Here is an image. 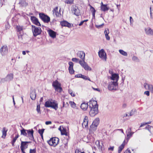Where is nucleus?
I'll list each match as a JSON object with an SVG mask.
<instances>
[{"mask_svg": "<svg viewBox=\"0 0 153 153\" xmlns=\"http://www.w3.org/2000/svg\"><path fill=\"white\" fill-rule=\"evenodd\" d=\"M100 119L99 118H96L93 121L92 123L94 124L95 126L97 127L99 123Z\"/></svg>", "mask_w": 153, "mask_h": 153, "instance_id": "nucleus-29", "label": "nucleus"}, {"mask_svg": "<svg viewBox=\"0 0 153 153\" xmlns=\"http://www.w3.org/2000/svg\"><path fill=\"white\" fill-rule=\"evenodd\" d=\"M79 63L82 67L85 65V63H84L83 60H82H82H80L79 61Z\"/></svg>", "mask_w": 153, "mask_h": 153, "instance_id": "nucleus-53", "label": "nucleus"}, {"mask_svg": "<svg viewBox=\"0 0 153 153\" xmlns=\"http://www.w3.org/2000/svg\"><path fill=\"white\" fill-rule=\"evenodd\" d=\"M46 107H51L56 110L58 108V104L57 101L55 100H50L46 101L45 104Z\"/></svg>", "mask_w": 153, "mask_h": 153, "instance_id": "nucleus-2", "label": "nucleus"}, {"mask_svg": "<svg viewBox=\"0 0 153 153\" xmlns=\"http://www.w3.org/2000/svg\"><path fill=\"white\" fill-rule=\"evenodd\" d=\"M82 74H78L75 75V77L77 78H82Z\"/></svg>", "mask_w": 153, "mask_h": 153, "instance_id": "nucleus-55", "label": "nucleus"}, {"mask_svg": "<svg viewBox=\"0 0 153 153\" xmlns=\"http://www.w3.org/2000/svg\"><path fill=\"white\" fill-rule=\"evenodd\" d=\"M60 24L62 27H67L70 28L73 26V25H72L71 24L65 20H63L61 22Z\"/></svg>", "mask_w": 153, "mask_h": 153, "instance_id": "nucleus-12", "label": "nucleus"}, {"mask_svg": "<svg viewBox=\"0 0 153 153\" xmlns=\"http://www.w3.org/2000/svg\"><path fill=\"white\" fill-rule=\"evenodd\" d=\"M45 130V129L44 128H42L41 129H39L38 131V133L41 134H43V133L44 132Z\"/></svg>", "mask_w": 153, "mask_h": 153, "instance_id": "nucleus-43", "label": "nucleus"}, {"mask_svg": "<svg viewBox=\"0 0 153 153\" xmlns=\"http://www.w3.org/2000/svg\"><path fill=\"white\" fill-rule=\"evenodd\" d=\"M59 139L57 137H53L51 138L49 140L47 141L48 144L51 146L56 147L59 143Z\"/></svg>", "mask_w": 153, "mask_h": 153, "instance_id": "nucleus-4", "label": "nucleus"}, {"mask_svg": "<svg viewBox=\"0 0 153 153\" xmlns=\"http://www.w3.org/2000/svg\"><path fill=\"white\" fill-rule=\"evenodd\" d=\"M69 93L71 94L72 97H74L75 96V94L72 92V91L71 90H69Z\"/></svg>", "mask_w": 153, "mask_h": 153, "instance_id": "nucleus-56", "label": "nucleus"}, {"mask_svg": "<svg viewBox=\"0 0 153 153\" xmlns=\"http://www.w3.org/2000/svg\"><path fill=\"white\" fill-rule=\"evenodd\" d=\"M109 30L108 29H107V30H105V31H104V33L105 34V35H108V34L109 33Z\"/></svg>", "mask_w": 153, "mask_h": 153, "instance_id": "nucleus-57", "label": "nucleus"}, {"mask_svg": "<svg viewBox=\"0 0 153 153\" xmlns=\"http://www.w3.org/2000/svg\"><path fill=\"white\" fill-rule=\"evenodd\" d=\"M58 9V7H56L54 8L53 10V15H54L55 14L56 17H59L61 16V14L60 13L61 9H60L59 12L57 11Z\"/></svg>", "mask_w": 153, "mask_h": 153, "instance_id": "nucleus-15", "label": "nucleus"}, {"mask_svg": "<svg viewBox=\"0 0 153 153\" xmlns=\"http://www.w3.org/2000/svg\"><path fill=\"white\" fill-rule=\"evenodd\" d=\"M98 55L102 60L106 61L107 58L106 54L103 49H102L99 51Z\"/></svg>", "mask_w": 153, "mask_h": 153, "instance_id": "nucleus-8", "label": "nucleus"}, {"mask_svg": "<svg viewBox=\"0 0 153 153\" xmlns=\"http://www.w3.org/2000/svg\"><path fill=\"white\" fill-rule=\"evenodd\" d=\"M16 28L18 32L21 33V31H22V27H21L20 26L17 25L16 26Z\"/></svg>", "mask_w": 153, "mask_h": 153, "instance_id": "nucleus-31", "label": "nucleus"}, {"mask_svg": "<svg viewBox=\"0 0 153 153\" xmlns=\"http://www.w3.org/2000/svg\"><path fill=\"white\" fill-rule=\"evenodd\" d=\"M144 94L149 96L150 94L149 91H146L144 92Z\"/></svg>", "mask_w": 153, "mask_h": 153, "instance_id": "nucleus-61", "label": "nucleus"}, {"mask_svg": "<svg viewBox=\"0 0 153 153\" xmlns=\"http://www.w3.org/2000/svg\"><path fill=\"white\" fill-rule=\"evenodd\" d=\"M19 134H18L12 140L13 141L16 142L17 139L19 137Z\"/></svg>", "mask_w": 153, "mask_h": 153, "instance_id": "nucleus-54", "label": "nucleus"}, {"mask_svg": "<svg viewBox=\"0 0 153 153\" xmlns=\"http://www.w3.org/2000/svg\"><path fill=\"white\" fill-rule=\"evenodd\" d=\"M0 53L2 56H4L8 52V48L6 45L2 46L0 49Z\"/></svg>", "mask_w": 153, "mask_h": 153, "instance_id": "nucleus-11", "label": "nucleus"}, {"mask_svg": "<svg viewBox=\"0 0 153 153\" xmlns=\"http://www.w3.org/2000/svg\"><path fill=\"white\" fill-rule=\"evenodd\" d=\"M125 145V140H124L123 143L119 146L118 148V153H120L124 147Z\"/></svg>", "mask_w": 153, "mask_h": 153, "instance_id": "nucleus-27", "label": "nucleus"}, {"mask_svg": "<svg viewBox=\"0 0 153 153\" xmlns=\"http://www.w3.org/2000/svg\"><path fill=\"white\" fill-rule=\"evenodd\" d=\"M39 18L44 23H48L50 22V17L45 13H39Z\"/></svg>", "mask_w": 153, "mask_h": 153, "instance_id": "nucleus-6", "label": "nucleus"}, {"mask_svg": "<svg viewBox=\"0 0 153 153\" xmlns=\"http://www.w3.org/2000/svg\"><path fill=\"white\" fill-rule=\"evenodd\" d=\"M104 25V24L102 23V24L100 25H95V26L96 27L99 29L100 28L103 27V25Z\"/></svg>", "mask_w": 153, "mask_h": 153, "instance_id": "nucleus-48", "label": "nucleus"}, {"mask_svg": "<svg viewBox=\"0 0 153 153\" xmlns=\"http://www.w3.org/2000/svg\"><path fill=\"white\" fill-rule=\"evenodd\" d=\"M21 134L27 137V130L22 128V129L21 130Z\"/></svg>", "mask_w": 153, "mask_h": 153, "instance_id": "nucleus-30", "label": "nucleus"}, {"mask_svg": "<svg viewBox=\"0 0 153 153\" xmlns=\"http://www.w3.org/2000/svg\"><path fill=\"white\" fill-rule=\"evenodd\" d=\"M32 30L34 37L40 34L42 32V30L40 27H37L36 26L32 25Z\"/></svg>", "mask_w": 153, "mask_h": 153, "instance_id": "nucleus-5", "label": "nucleus"}, {"mask_svg": "<svg viewBox=\"0 0 153 153\" xmlns=\"http://www.w3.org/2000/svg\"><path fill=\"white\" fill-rule=\"evenodd\" d=\"M144 86L146 89L148 88L153 94V85H152L145 83L144 84Z\"/></svg>", "mask_w": 153, "mask_h": 153, "instance_id": "nucleus-14", "label": "nucleus"}, {"mask_svg": "<svg viewBox=\"0 0 153 153\" xmlns=\"http://www.w3.org/2000/svg\"><path fill=\"white\" fill-rule=\"evenodd\" d=\"M152 127L149 125H148L145 127V129L146 130H148L150 132H151V130Z\"/></svg>", "mask_w": 153, "mask_h": 153, "instance_id": "nucleus-42", "label": "nucleus"}, {"mask_svg": "<svg viewBox=\"0 0 153 153\" xmlns=\"http://www.w3.org/2000/svg\"><path fill=\"white\" fill-rule=\"evenodd\" d=\"M93 103L91 101H89V108L90 111L89 115L91 117H94L98 113V105L96 101H93Z\"/></svg>", "mask_w": 153, "mask_h": 153, "instance_id": "nucleus-1", "label": "nucleus"}, {"mask_svg": "<svg viewBox=\"0 0 153 153\" xmlns=\"http://www.w3.org/2000/svg\"><path fill=\"white\" fill-rule=\"evenodd\" d=\"M52 85L56 91L60 93L62 91L61 84L57 80L53 81Z\"/></svg>", "mask_w": 153, "mask_h": 153, "instance_id": "nucleus-3", "label": "nucleus"}, {"mask_svg": "<svg viewBox=\"0 0 153 153\" xmlns=\"http://www.w3.org/2000/svg\"><path fill=\"white\" fill-rule=\"evenodd\" d=\"M36 95V91L35 89L31 91L30 96L32 100H34L35 99Z\"/></svg>", "mask_w": 153, "mask_h": 153, "instance_id": "nucleus-20", "label": "nucleus"}, {"mask_svg": "<svg viewBox=\"0 0 153 153\" xmlns=\"http://www.w3.org/2000/svg\"><path fill=\"white\" fill-rule=\"evenodd\" d=\"M61 132V135H65L66 136L67 135V133L66 131V129L64 128H63V130Z\"/></svg>", "mask_w": 153, "mask_h": 153, "instance_id": "nucleus-34", "label": "nucleus"}, {"mask_svg": "<svg viewBox=\"0 0 153 153\" xmlns=\"http://www.w3.org/2000/svg\"><path fill=\"white\" fill-rule=\"evenodd\" d=\"M118 85V83L116 82H114V81L111 82L109 83L108 85V89L109 90H117Z\"/></svg>", "mask_w": 153, "mask_h": 153, "instance_id": "nucleus-7", "label": "nucleus"}, {"mask_svg": "<svg viewBox=\"0 0 153 153\" xmlns=\"http://www.w3.org/2000/svg\"><path fill=\"white\" fill-rule=\"evenodd\" d=\"M72 61L76 62H78L79 59L76 58H73L72 59Z\"/></svg>", "mask_w": 153, "mask_h": 153, "instance_id": "nucleus-47", "label": "nucleus"}, {"mask_svg": "<svg viewBox=\"0 0 153 153\" xmlns=\"http://www.w3.org/2000/svg\"><path fill=\"white\" fill-rule=\"evenodd\" d=\"M68 64L69 65L68 68H73L74 63L73 62H68Z\"/></svg>", "mask_w": 153, "mask_h": 153, "instance_id": "nucleus-46", "label": "nucleus"}, {"mask_svg": "<svg viewBox=\"0 0 153 153\" xmlns=\"http://www.w3.org/2000/svg\"><path fill=\"white\" fill-rule=\"evenodd\" d=\"M19 34H20V35H18V38L19 39H22L23 38H22V36H23V33H19Z\"/></svg>", "mask_w": 153, "mask_h": 153, "instance_id": "nucleus-60", "label": "nucleus"}, {"mask_svg": "<svg viewBox=\"0 0 153 153\" xmlns=\"http://www.w3.org/2000/svg\"><path fill=\"white\" fill-rule=\"evenodd\" d=\"M7 129L5 127H4L3 128L2 130V135L1 136L2 138H4L7 135Z\"/></svg>", "mask_w": 153, "mask_h": 153, "instance_id": "nucleus-28", "label": "nucleus"}, {"mask_svg": "<svg viewBox=\"0 0 153 153\" xmlns=\"http://www.w3.org/2000/svg\"><path fill=\"white\" fill-rule=\"evenodd\" d=\"M97 127L95 126V125L92 123V125L90 126V127L89 128V131H95L97 129Z\"/></svg>", "mask_w": 153, "mask_h": 153, "instance_id": "nucleus-33", "label": "nucleus"}, {"mask_svg": "<svg viewBox=\"0 0 153 153\" xmlns=\"http://www.w3.org/2000/svg\"><path fill=\"white\" fill-rule=\"evenodd\" d=\"M70 104L71 107L73 108H75L76 107V104L74 102H70Z\"/></svg>", "mask_w": 153, "mask_h": 153, "instance_id": "nucleus-50", "label": "nucleus"}, {"mask_svg": "<svg viewBox=\"0 0 153 153\" xmlns=\"http://www.w3.org/2000/svg\"><path fill=\"white\" fill-rule=\"evenodd\" d=\"M5 26L6 29H9L10 27V26L8 23L5 24Z\"/></svg>", "mask_w": 153, "mask_h": 153, "instance_id": "nucleus-62", "label": "nucleus"}, {"mask_svg": "<svg viewBox=\"0 0 153 153\" xmlns=\"http://www.w3.org/2000/svg\"><path fill=\"white\" fill-rule=\"evenodd\" d=\"M96 144L98 146V147L99 148H101V150H102V146H101L100 144V142L99 141H97L96 142Z\"/></svg>", "mask_w": 153, "mask_h": 153, "instance_id": "nucleus-45", "label": "nucleus"}, {"mask_svg": "<svg viewBox=\"0 0 153 153\" xmlns=\"http://www.w3.org/2000/svg\"><path fill=\"white\" fill-rule=\"evenodd\" d=\"M119 79V76L118 74L114 73L112 74L111 76V79L114 80V82H116L117 83H118L117 82Z\"/></svg>", "mask_w": 153, "mask_h": 153, "instance_id": "nucleus-13", "label": "nucleus"}, {"mask_svg": "<svg viewBox=\"0 0 153 153\" xmlns=\"http://www.w3.org/2000/svg\"><path fill=\"white\" fill-rule=\"evenodd\" d=\"M48 32L49 36L53 38H55L56 37V33L51 29L48 30Z\"/></svg>", "mask_w": 153, "mask_h": 153, "instance_id": "nucleus-19", "label": "nucleus"}, {"mask_svg": "<svg viewBox=\"0 0 153 153\" xmlns=\"http://www.w3.org/2000/svg\"><path fill=\"white\" fill-rule=\"evenodd\" d=\"M36 153V149L35 148L33 149H30V153Z\"/></svg>", "mask_w": 153, "mask_h": 153, "instance_id": "nucleus-52", "label": "nucleus"}, {"mask_svg": "<svg viewBox=\"0 0 153 153\" xmlns=\"http://www.w3.org/2000/svg\"><path fill=\"white\" fill-rule=\"evenodd\" d=\"M88 123L87 122L83 123L82 124V126L83 128H88Z\"/></svg>", "mask_w": 153, "mask_h": 153, "instance_id": "nucleus-40", "label": "nucleus"}, {"mask_svg": "<svg viewBox=\"0 0 153 153\" xmlns=\"http://www.w3.org/2000/svg\"><path fill=\"white\" fill-rule=\"evenodd\" d=\"M114 146H110V147L108 148V150L113 151L114 150Z\"/></svg>", "mask_w": 153, "mask_h": 153, "instance_id": "nucleus-59", "label": "nucleus"}, {"mask_svg": "<svg viewBox=\"0 0 153 153\" xmlns=\"http://www.w3.org/2000/svg\"><path fill=\"white\" fill-rule=\"evenodd\" d=\"M132 60L133 61L137 62H139L140 61L139 59L136 56H133L132 58Z\"/></svg>", "mask_w": 153, "mask_h": 153, "instance_id": "nucleus-39", "label": "nucleus"}, {"mask_svg": "<svg viewBox=\"0 0 153 153\" xmlns=\"http://www.w3.org/2000/svg\"><path fill=\"white\" fill-rule=\"evenodd\" d=\"M109 9V7H107V4H104L102 7H101V10L105 12L108 11Z\"/></svg>", "mask_w": 153, "mask_h": 153, "instance_id": "nucleus-26", "label": "nucleus"}, {"mask_svg": "<svg viewBox=\"0 0 153 153\" xmlns=\"http://www.w3.org/2000/svg\"><path fill=\"white\" fill-rule=\"evenodd\" d=\"M74 0H65V2L67 4H72L74 3Z\"/></svg>", "mask_w": 153, "mask_h": 153, "instance_id": "nucleus-37", "label": "nucleus"}, {"mask_svg": "<svg viewBox=\"0 0 153 153\" xmlns=\"http://www.w3.org/2000/svg\"><path fill=\"white\" fill-rule=\"evenodd\" d=\"M74 14L76 16H78L80 15V10L77 6H75L74 7Z\"/></svg>", "mask_w": 153, "mask_h": 153, "instance_id": "nucleus-21", "label": "nucleus"}, {"mask_svg": "<svg viewBox=\"0 0 153 153\" xmlns=\"http://www.w3.org/2000/svg\"><path fill=\"white\" fill-rule=\"evenodd\" d=\"M132 134H131V132H128V134H127L126 140L127 141L132 136Z\"/></svg>", "mask_w": 153, "mask_h": 153, "instance_id": "nucleus-41", "label": "nucleus"}, {"mask_svg": "<svg viewBox=\"0 0 153 153\" xmlns=\"http://www.w3.org/2000/svg\"><path fill=\"white\" fill-rule=\"evenodd\" d=\"M31 142L30 141H23L21 140L20 148H23L25 149H27V148L28 146L27 144L30 143Z\"/></svg>", "mask_w": 153, "mask_h": 153, "instance_id": "nucleus-16", "label": "nucleus"}, {"mask_svg": "<svg viewBox=\"0 0 153 153\" xmlns=\"http://www.w3.org/2000/svg\"><path fill=\"white\" fill-rule=\"evenodd\" d=\"M90 10L92 13H95L96 12V10L95 8L91 6H90Z\"/></svg>", "mask_w": 153, "mask_h": 153, "instance_id": "nucleus-44", "label": "nucleus"}, {"mask_svg": "<svg viewBox=\"0 0 153 153\" xmlns=\"http://www.w3.org/2000/svg\"><path fill=\"white\" fill-rule=\"evenodd\" d=\"M88 117L87 116H85L84 119L83 123L87 122L88 123Z\"/></svg>", "mask_w": 153, "mask_h": 153, "instance_id": "nucleus-51", "label": "nucleus"}, {"mask_svg": "<svg viewBox=\"0 0 153 153\" xmlns=\"http://www.w3.org/2000/svg\"><path fill=\"white\" fill-rule=\"evenodd\" d=\"M145 30L146 33L149 35H153V30L150 28L148 27L145 28Z\"/></svg>", "mask_w": 153, "mask_h": 153, "instance_id": "nucleus-18", "label": "nucleus"}, {"mask_svg": "<svg viewBox=\"0 0 153 153\" xmlns=\"http://www.w3.org/2000/svg\"><path fill=\"white\" fill-rule=\"evenodd\" d=\"M88 106V103H86L84 102L81 104L80 107L83 110L85 111L87 110Z\"/></svg>", "mask_w": 153, "mask_h": 153, "instance_id": "nucleus-22", "label": "nucleus"}, {"mask_svg": "<svg viewBox=\"0 0 153 153\" xmlns=\"http://www.w3.org/2000/svg\"><path fill=\"white\" fill-rule=\"evenodd\" d=\"M83 62L84 63H85V65L83 66V67L84 68V69L86 71H91L92 70L91 68L89 66H88V64L86 63L85 61L83 60Z\"/></svg>", "mask_w": 153, "mask_h": 153, "instance_id": "nucleus-25", "label": "nucleus"}, {"mask_svg": "<svg viewBox=\"0 0 153 153\" xmlns=\"http://www.w3.org/2000/svg\"><path fill=\"white\" fill-rule=\"evenodd\" d=\"M36 111L38 114H41V111L40 109V105L38 104L36 106Z\"/></svg>", "mask_w": 153, "mask_h": 153, "instance_id": "nucleus-35", "label": "nucleus"}, {"mask_svg": "<svg viewBox=\"0 0 153 153\" xmlns=\"http://www.w3.org/2000/svg\"><path fill=\"white\" fill-rule=\"evenodd\" d=\"M6 81L9 82L12 80L13 78V75L12 73L8 74L5 77Z\"/></svg>", "mask_w": 153, "mask_h": 153, "instance_id": "nucleus-23", "label": "nucleus"}, {"mask_svg": "<svg viewBox=\"0 0 153 153\" xmlns=\"http://www.w3.org/2000/svg\"><path fill=\"white\" fill-rule=\"evenodd\" d=\"M150 18L151 19H153V7L152 8L151 7H150Z\"/></svg>", "mask_w": 153, "mask_h": 153, "instance_id": "nucleus-36", "label": "nucleus"}, {"mask_svg": "<svg viewBox=\"0 0 153 153\" xmlns=\"http://www.w3.org/2000/svg\"><path fill=\"white\" fill-rule=\"evenodd\" d=\"M27 137L29 138V139L31 140H33L34 138L33 137L34 131L32 129L27 130Z\"/></svg>", "mask_w": 153, "mask_h": 153, "instance_id": "nucleus-9", "label": "nucleus"}, {"mask_svg": "<svg viewBox=\"0 0 153 153\" xmlns=\"http://www.w3.org/2000/svg\"><path fill=\"white\" fill-rule=\"evenodd\" d=\"M19 4L22 7H26L28 5V3L25 0H20Z\"/></svg>", "mask_w": 153, "mask_h": 153, "instance_id": "nucleus-24", "label": "nucleus"}, {"mask_svg": "<svg viewBox=\"0 0 153 153\" xmlns=\"http://www.w3.org/2000/svg\"><path fill=\"white\" fill-rule=\"evenodd\" d=\"M124 153H131L130 150L128 148L125 151Z\"/></svg>", "mask_w": 153, "mask_h": 153, "instance_id": "nucleus-63", "label": "nucleus"}, {"mask_svg": "<svg viewBox=\"0 0 153 153\" xmlns=\"http://www.w3.org/2000/svg\"><path fill=\"white\" fill-rule=\"evenodd\" d=\"M136 111V109H132L131 110L130 112L129 113V116H131L135 114V113Z\"/></svg>", "mask_w": 153, "mask_h": 153, "instance_id": "nucleus-38", "label": "nucleus"}, {"mask_svg": "<svg viewBox=\"0 0 153 153\" xmlns=\"http://www.w3.org/2000/svg\"><path fill=\"white\" fill-rule=\"evenodd\" d=\"M69 72L71 74H73L74 73V71L73 68H68Z\"/></svg>", "mask_w": 153, "mask_h": 153, "instance_id": "nucleus-49", "label": "nucleus"}, {"mask_svg": "<svg viewBox=\"0 0 153 153\" xmlns=\"http://www.w3.org/2000/svg\"><path fill=\"white\" fill-rule=\"evenodd\" d=\"M30 19L32 22L35 25L39 26H41V25L38 19L34 16H31Z\"/></svg>", "mask_w": 153, "mask_h": 153, "instance_id": "nucleus-10", "label": "nucleus"}, {"mask_svg": "<svg viewBox=\"0 0 153 153\" xmlns=\"http://www.w3.org/2000/svg\"><path fill=\"white\" fill-rule=\"evenodd\" d=\"M87 76L82 75V78L85 80H87Z\"/></svg>", "mask_w": 153, "mask_h": 153, "instance_id": "nucleus-64", "label": "nucleus"}, {"mask_svg": "<svg viewBox=\"0 0 153 153\" xmlns=\"http://www.w3.org/2000/svg\"><path fill=\"white\" fill-rule=\"evenodd\" d=\"M6 79L5 77V78H2L1 79V80L0 81V82L1 83H4L5 82L7 81H6Z\"/></svg>", "mask_w": 153, "mask_h": 153, "instance_id": "nucleus-58", "label": "nucleus"}, {"mask_svg": "<svg viewBox=\"0 0 153 153\" xmlns=\"http://www.w3.org/2000/svg\"><path fill=\"white\" fill-rule=\"evenodd\" d=\"M77 56L85 61V53L83 51H79L77 53Z\"/></svg>", "mask_w": 153, "mask_h": 153, "instance_id": "nucleus-17", "label": "nucleus"}, {"mask_svg": "<svg viewBox=\"0 0 153 153\" xmlns=\"http://www.w3.org/2000/svg\"><path fill=\"white\" fill-rule=\"evenodd\" d=\"M119 52L121 54L124 56H128L127 53L122 50H119Z\"/></svg>", "mask_w": 153, "mask_h": 153, "instance_id": "nucleus-32", "label": "nucleus"}]
</instances>
